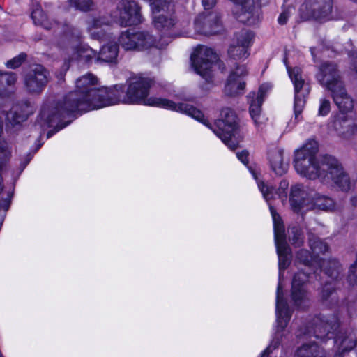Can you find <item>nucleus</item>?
Returning a JSON list of instances; mask_svg holds the SVG:
<instances>
[{
	"instance_id": "obj_31",
	"label": "nucleus",
	"mask_w": 357,
	"mask_h": 357,
	"mask_svg": "<svg viewBox=\"0 0 357 357\" xmlns=\"http://www.w3.org/2000/svg\"><path fill=\"white\" fill-rule=\"evenodd\" d=\"M331 110L330 101L326 98L320 100L318 114L319 116H326Z\"/></svg>"
},
{
	"instance_id": "obj_37",
	"label": "nucleus",
	"mask_w": 357,
	"mask_h": 357,
	"mask_svg": "<svg viewBox=\"0 0 357 357\" xmlns=\"http://www.w3.org/2000/svg\"><path fill=\"white\" fill-rule=\"evenodd\" d=\"M333 291V289L331 287L330 284H327L324 286L322 293L321 297L323 299H326Z\"/></svg>"
},
{
	"instance_id": "obj_30",
	"label": "nucleus",
	"mask_w": 357,
	"mask_h": 357,
	"mask_svg": "<svg viewBox=\"0 0 357 357\" xmlns=\"http://www.w3.org/2000/svg\"><path fill=\"white\" fill-rule=\"evenodd\" d=\"M25 59L26 55L24 54H21L14 57L13 59L8 61L6 65L8 68H16L22 63Z\"/></svg>"
},
{
	"instance_id": "obj_14",
	"label": "nucleus",
	"mask_w": 357,
	"mask_h": 357,
	"mask_svg": "<svg viewBox=\"0 0 357 357\" xmlns=\"http://www.w3.org/2000/svg\"><path fill=\"white\" fill-rule=\"evenodd\" d=\"M253 37V33L245 29L237 33L235 35L233 44L228 50L229 57L234 60L246 58L248 55V48L251 45Z\"/></svg>"
},
{
	"instance_id": "obj_39",
	"label": "nucleus",
	"mask_w": 357,
	"mask_h": 357,
	"mask_svg": "<svg viewBox=\"0 0 357 357\" xmlns=\"http://www.w3.org/2000/svg\"><path fill=\"white\" fill-rule=\"evenodd\" d=\"M216 3V0H202V5L205 10L212 8Z\"/></svg>"
},
{
	"instance_id": "obj_23",
	"label": "nucleus",
	"mask_w": 357,
	"mask_h": 357,
	"mask_svg": "<svg viewBox=\"0 0 357 357\" xmlns=\"http://www.w3.org/2000/svg\"><path fill=\"white\" fill-rule=\"evenodd\" d=\"M339 125L340 127L336 128V130L344 139H350L357 133V125L352 119H342Z\"/></svg>"
},
{
	"instance_id": "obj_43",
	"label": "nucleus",
	"mask_w": 357,
	"mask_h": 357,
	"mask_svg": "<svg viewBox=\"0 0 357 357\" xmlns=\"http://www.w3.org/2000/svg\"><path fill=\"white\" fill-rule=\"evenodd\" d=\"M53 135V132L52 131L49 132L47 133V138H50Z\"/></svg>"
},
{
	"instance_id": "obj_16",
	"label": "nucleus",
	"mask_w": 357,
	"mask_h": 357,
	"mask_svg": "<svg viewBox=\"0 0 357 357\" xmlns=\"http://www.w3.org/2000/svg\"><path fill=\"white\" fill-rule=\"evenodd\" d=\"M195 29L197 32L205 35L218 33L222 29L218 14L210 13L199 15L195 20Z\"/></svg>"
},
{
	"instance_id": "obj_41",
	"label": "nucleus",
	"mask_w": 357,
	"mask_h": 357,
	"mask_svg": "<svg viewBox=\"0 0 357 357\" xmlns=\"http://www.w3.org/2000/svg\"><path fill=\"white\" fill-rule=\"evenodd\" d=\"M67 126V124H64V125H62V126H60V125H56V132L61 130L62 128H65L66 126Z\"/></svg>"
},
{
	"instance_id": "obj_17",
	"label": "nucleus",
	"mask_w": 357,
	"mask_h": 357,
	"mask_svg": "<svg viewBox=\"0 0 357 357\" xmlns=\"http://www.w3.org/2000/svg\"><path fill=\"white\" fill-rule=\"evenodd\" d=\"M66 53L71 61L89 62L97 56V52L89 47L86 44L78 43L72 40L70 45L66 50Z\"/></svg>"
},
{
	"instance_id": "obj_33",
	"label": "nucleus",
	"mask_w": 357,
	"mask_h": 357,
	"mask_svg": "<svg viewBox=\"0 0 357 357\" xmlns=\"http://www.w3.org/2000/svg\"><path fill=\"white\" fill-rule=\"evenodd\" d=\"M12 197L13 192H8L6 194V197L5 198H2L0 200V211H3L5 212L8 210L11 203Z\"/></svg>"
},
{
	"instance_id": "obj_11",
	"label": "nucleus",
	"mask_w": 357,
	"mask_h": 357,
	"mask_svg": "<svg viewBox=\"0 0 357 357\" xmlns=\"http://www.w3.org/2000/svg\"><path fill=\"white\" fill-rule=\"evenodd\" d=\"M271 83L262 84L257 92L250 93L248 96L249 104V113L255 126L264 123V118L261 115V105L266 94L272 89Z\"/></svg>"
},
{
	"instance_id": "obj_40",
	"label": "nucleus",
	"mask_w": 357,
	"mask_h": 357,
	"mask_svg": "<svg viewBox=\"0 0 357 357\" xmlns=\"http://www.w3.org/2000/svg\"><path fill=\"white\" fill-rule=\"evenodd\" d=\"M288 17H289V13L287 11H284L282 12L279 17H278V22L280 24H284L287 22V19H288Z\"/></svg>"
},
{
	"instance_id": "obj_4",
	"label": "nucleus",
	"mask_w": 357,
	"mask_h": 357,
	"mask_svg": "<svg viewBox=\"0 0 357 357\" xmlns=\"http://www.w3.org/2000/svg\"><path fill=\"white\" fill-rule=\"evenodd\" d=\"M274 228L275 243L278 255L279 278L276 291V321L279 329L284 328L289 321L291 312L283 298L282 277L283 271L287 267L289 260V249L285 241L284 228L280 215L268 203Z\"/></svg>"
},
{
	"instance_id": "obj_8",
	"label": "nucleus",
	"mask_w": 357,
	"mask_h": 357,
	"mask_svg": "<svg viewBox=\"0 0 357 357\" xmlns=\"http://www.w3.org/2000/svg\"><path fill=\"white\" fill-rule=\"evenodd\" d=\"M119 42L126 50H145L151 47L163 48L170 42V38L162 36L157 41L148 31L128 30L121 34Z\"/></svg>"
},
{
	"instance_id": "obj_22",
	"label": "nucleus",
	"mask_w": 357,
	"mask_h": 357,
	"mask_svg": "<svg viewBox=\"0 0 357 357\" xmlns=\"http://www.w3.org/2000/svg\"><path fill=\"white\" fill-rule=\"evenodd\" d=\"M268 158L271 167L276 174L282 175L287 172L288 163L284 161L282 151L280 149L271 151Z\"/></svg>"
},
{
	"instance_id": "obj_42",
	"label": "nucleus",
	"mask_w": 357,
	"mask_h": 357,
	"mask_svg": "<svg viewBox=\"0 0 357 357\" xmlns=\"http://www.w3.org/2000/svg\"><path fill=\"white\" fill-rule=\"evenodd\" d=\"M351 202L353 205H357V197H352Z\"/></svg>"
},
{
	"instance_id": "obj_6",
	"label": "nucleus",
	"mask_w": 357,
	"mask_h": 357,
	"mask_svg": "<svg viewBox=\"0 0 357 357\" xmlns=\"http://www.w3.org/2000/svg\"><path fill=\"white\" fill-rule=\"evenodd\" d=\"M310 246L312 255L309 256L307 250H301L297 255V258L305 264L314 267L319 266L321 271L333 278H337L340 268L338 262L333 259H319L320 254H324L328 250L326 243L317 237H313L310 239Z\"/></svg>"
},
{
	"instance_id": "obj_46",
	"label": "nucleus",
	"mask_w": 357,
	"mask_h": 357,
	"mask_svg": "<svg viewBox=\"0 0 357 357\" xmlns=\"http://www.w3.org/2000/svg\"><path fill=\"white\" fill-rule=\"evenodd\" d=\"M310 333H311L310 331H308V332L307 333V335L309 337H311Z\"/></svg>"
},
{
	"instance_id": "obj_7",
	"label": "nucleus",
	"mask_w": 357,
	"mask_h": 357,
	"mask_svg": "<svg viewBox=\"0 0 357 357\" xmlns=\"http://www.w3.org/2000/svg\"><path fill=\"white\" fill-rule=\"evenodd\" d=\"M302 185L296 184L291 188L289 202L292 210L296 213H303L309 209L331 211L335 208L334 201L326 196L314 195L311 202Z\"/></svg>"
},
{
	"instance_id": "obj_36",
	"label": "nucleus",
	"mask_w": 357,
	"mask_h": 357,
	"mask_svg": "<svg viewBox=\"0 0 357 357\" xmlns=\"http://www.w3.org/2000/svg\"><path fill=\"white\" fill-rule=\"evenodd\" d=\"M278 341L273 340L271 344L262 352L261 357H268L271 351L272 348L275 349L278 345Z\"/></svg>"
},
{
	"instance_id": "obj_26",
	"label": "nucleus",
	"mask_w": 357,
	"mask_h": 357,
	"mask_svg": "<svg viewBox=\"0 0 357 357\" xmlns=\"http://www.w3.org/2000/svg\"><path fill=\"white\" fill-rule=\"evenodd\" d=\"M296 357H325L324 351L313 344L312 345L304 344L299 348L296 354Z\"/></svg>"
},
{
	"instance_id": "obj_20",
	"label": "nucleus",
	"mask_w": 357,
	"mask_h": 357,
	"mask_svg": "<svg viewBox=\"0 0 357 357\" xmlns=\"http://www.w3.org/2000/svg\"><path fill=\"white\" fill-rule=\"evenodd\" d=\"M31 19L33 24L36 26H41L45 29H52L54 27H57L58 29L60 28L63 29L61 24H59L55 22H50L45 13L42 10L40 5H36L33 6L31 13Z\"/></svg>"
},
{
	"instance_id": "obj_9",
	"label": "nucleus",
	"mask_w": 357,
	"mask_h": 357,
	"mask_svg": "<svg viewBox=\"0 0 357 357\" xmlns=\"http://www.w3.org/2000/svg\"><path fill=\"white\" fill-rule=\"evenodd\" d=\"M217 61L218 56L213 50L205 46L197 47L191 55L192 68L207 82H212V68Z\"/></svg>"
},
{
	"instance_id": "obj_13",
	"label": "nucleus",
	"mask_w": 357,
	"mask_h": 357,
	"mask_svg": "<svg viewBox=\"0 0 357 357\" xmlns=\"http://www.w3.org/2000/svg\"><path fill=\"white\" fill-rule=\"evenodd\" d=\"M248 71L245 66L236 65L230 72L225 86V93L228 96H236L243 93L245 87L244 77Z\"/></svg>"
},
{
	"instance_id": "obj_32",
	"label": "nucleus",
	"mask_w": 357,
	"mask_h": 357,
	"mask_svg": "<svg viewBox=\"0 0 357 357\" xmlns=\"http://www.w3.org/2000/svg\"><path fill=\"white\" fill-rule=\"evenodd\" d=\"M330 326V324L328 321L324 326H316L314 333L316 338L324 339L325 336V333L328 331Z\"/></svg>"
},
{
	"instance_id": "obj_35",
	"label": "nucleus",
	"mask_w": 357,
	"mask_h": 357,
	"mask_svg": "<svg viewBox=\"0 0 357 357\" xmlns=\"http://www.w3.org/2000/svg\"><path fill=\"white\" fill-rule=\"evenodd\" d=\"M238 159L244 165L248 163V152L247 151H242L236 153Z\"/></svg>"
},
{
	"instance_id": "obj_25",
	"label": "nucleus",
	"mask_w": 357,
	"mask_h": 357,
	"mask_svg": "<svg viewBox=\"0 0 357 357\" xmlns=\"http://www.w3.org/2000/svg\"><path fill=\"white\" fill-rule=\"evenodd\" d=\"M119 53V47L116 43L109 42L104 45L98 53V59L105 62H112L116 60Z\"/></svg>"
},
{
	"instance_id": "obj_18",
	"label": "nucleus",
	"mask_w": 357,
	"mask_h": 357,
	"mask_svg": "<svg viewBox=\"0 0 357 357\" xmlns=\"http://www.w3.org/2000/svg\"><path fill=\"white\" fill-rule=\"evenodd\" d=\"M250 173L253 178L257 181L258 188L263 195L264 198L268 202L271 199H275L276 197L280 198L282 202H284L287 199V190L289 186V183L283 180L280 183L279 187L277 191L269 186L264 185L263 181H258L257 174L251 168H249Z\"/></svg>"
},
{
	"instance_id": "obj_5",
	"label": "nucleus",
	"mask_w": 357,
	"mask_h": 357,
	"mask_svg": "<svg viewBox=\"0 0 357 357\" xmlns=\"http://www.w3.org/2000/svg\"><path fill=\"white\" fill-rule=\"evenodd\" d=\"M317 77L322 85L332 91L333 100L341 111L346 112L353 108V100L346 93L342 83L338 79L339 76L335 65L324 64Z\"/></svg>"
},
{
	"instance_id": "obj_10",
	"label": "nucleus",
	"mask_w": 357,
	"mask_h": 357,
	"mask_svg": "<svg viewBox=\"0 0 357 357\" xmlns=\"http://www.w3.org/2000/svg\"><path fill=\"white\" fill-rule=\"evenodd\" d=\"M289 77L292 82L294 87V114L295 120L300 121L301 114L304 108L305 98L309 94L310 88L302 77L301 70L299 68L293 69L287 66Z\"/></svg>"
},
{
	"instance_id": "obj_28",
	"label": "nucleus",
	"mask_w": 357,
	"mask_h": 357,
	"mask_svg": "<svg viewBox=\"0 0 357 357\" xmlns=\"http://www.w3.org/2000/svg\"><path fill=\"white\" fill-rule=\"evenodd\" d=\"M69 1L76 9L82 11L89 10L93 6L92 0H69Z\"/></svg>"
},
{
	"instance_id": "obj_29",
	"label": "nucleus",
	"mask_w": 357,
	"mask_h": 357,
	"mask_svg": "<svg viewBox=\"0 0 357 357\" xmlns=\"http://www.w3.org/2000/svg\"><path fill=\"white\" fill-rule=\"evenodd\" d=\"M340 342V349L342 350V352L348 351L352 349L356 346V341L354 337H346L342 340H340L337 339L335 340L336 343H339Z\"/></svg>"
},
{
	"instance_id": "obj_19",
	"label": "nucleus",
	"mask_w": 357,
	"mask_h": 357,
	"mask_svg": "<svg viewBox=\"0 0 357 357\" xmlns=\"http://www.w3.org/2000/svg\"><path fill=\"white\" fill-rule=\"evenodd\" d=\"M307 276L304 273H298L294 277L291 288V296L296 305L305 306L308 301L304 287Z\"/></svg>"
},
{
	"instance_id": "obj_34",
	"label": "nucleus",
	"mask_w": 357,
	"mask_h": 357,
	"mask_svg": "<svg viewBox=\"0 0 357 357\" xmlns=\"http://www.w3.org/2000/svg\"><path fill=\"white\" fill-rule=\"evenodd\" d=\"M289 234H293L294 236L291 238L292 243L299 245L302 242L301 233L298 228L293 227L289 230Z\"/></svg>"
},
{
	"instance_id": "obj_21",
	"label": "nucleus",
	"mask_w": 357,
	"mask_h": 357,
	"mask_svg": "<svg viewBox=\"0 0 357 357\" xmlns=\"http://www.w3.org/2000/svg\"><path fill=\"white\" fill-rule=\"evenodd\" d=\"M108 24L104 18H94L88 22L87 30L93 39L102 40L106 36Z\"/></svg>"
},
{
	"instance_id": "obj_2",
	"label": "nucleus",
	"mask_w": 357,
	"mask_h": 357,
	"mask_svg": "<svg viewBox=\"0 0 357 357\" xmlns=\"http://www.w3.org/2000/svg\"><path fill=\"white\" fill-rule=\"evenodd\" d=\"M121 90L118 87H98V78L91 73H86L75 82V89L63 101L51 105H45L40 114L38 123L42 127H50L69 114L76 112H88L114 105L116 99H111Z\"/></svg>"
},
{
	"instance_id": "obj_15",
	"label": "nucleus",
	"mask_w": 357,
	"mask_h": 357,
	"mask_svg": "<svg viewBox=\"0 0 357 357\" xmlns=\"http://www.w3.org/2000/svg\"><path fill=\"white\" fill-rule=\"evenodd\" d=\"M118 10L119 17L117 21L121 26H132L141 22L139 8L135 1L121 0Z\"/></svg>"
},
{
	"instance_id": "obj_44",
	"label": "nucleus",
	"mask_w": 357,
	"mask_h": 357,
	"mask_svg": "<svg viewBox=\"0 0 357 357\" xmlns=\"http://www.w3.org/2000/svg\"><path fill=\"white\" fill-rule=\"evenodd\" d=\"M244 41V38L243 37H241V41L239 42V44L241 45L242 42Z\"/></svg>"
},
{
	"instance_id": "obj_12",
	"label": "nucleus",
	"mask_w": 357,
	"mask_h": 357,
	"mask_svg": "<svg viewBox=\"0 0 357 357\" xmlns=\"http://www.w3.org/2000/svg\"><path fill=\"white\" fill-rule=\"evenodd\" d=\"M47 74V71L43 66H31L24 77L26 90L31 93H40L48 82Z\"/></svg>"
},
{
	"instance_id": "obj_27",
	"label": "nucleus",
	"mask_w": 357,
	"mask_h": 357,
	"mask_svg": "<svg viewBox=\"0 0 357 357\" xmlns=\"http://www.w3.org/2000/svg\"><path fill=\"white\" fill-rule=\"evenodd\" d=\"M16 79V75L13 73H0V96L7 93L6 86H13Z\"/></svg>"
},
{
	"instance_id": "obj_47",
	"label": "nucleus",
	"mask_w": 357,
	"mask_h": 357,
	"mask_svg": "<svg viewBox=\"0 0 357 357\" xmlns=\"http://www.w3.org/2000/svg\"><path fill=\"white\" fill-rule=\"evenodd\" d=\"M311 53H312V55L314 56V51L312 49H311Z\"/></svg>"
},
{
	"instance_id": "obj_3",
	"label": "nucleus",
	"mask_w": 357,
	"mask_h": 357,
	"mask_svg": "<svg viewBox=\"0 0 357 357\" xmlns=\"http://www.w3.org/2000/svg\"><path fill=\"white\" fill-rule=\"evenodd\" d=\"M318 143L314 139L307 141L295 151L294 167L301 176L309 179H318L326 185H335L347 191L351 187L348 174L340 162L334 157L326 155L316 158Z\"/></svg>"
},
{
	"instance_id": "obj_48",
	"label": "nucleus",
	"mask_w": 357,
	"mask_h": 357,
	"mask_svg": "<svg viewBox=\"0 0 357 357\" xmlns=\"http://www.w3.org/2000/svg\"><path fill=\"white\" fill-rule=\"evenodd\" d=\"M337 356H338L337 357H340V356H341V355H340V354H337Z\"/></svg>"
},
{
	"instance_id": "obj_45",
	"label": "nucleus",
	"mask_w": 357,
	"mask_h": 357,
	"mask_svg": "<svg viewBox=\"0 0 357 357\" xmlns=\"http://www.w3.org/2000/svg\"><path fill=\"white\" fill-rule=\"evenodd\" d=\"M184 100H185L190 101V100H192V98H184Z\"/></svg>"
},
{
	"instance_id": "obj_1",
	"label": "nucleus",
	"mask_w": 357,
	"mask_h": 357,
	"mask_svg": "<svg viewBox=\"0 0 357 357\" xmlns=\"http://www.w3.org/2000/svg\"><path fill=\"white\" fill-rule=\"evenodd\" d=\"M152 84L153 80L148 77L135 75L127 80L126 93L123 86H114L113 88L121 87V90L116 95L111 96V99L115 98L117 100L114 105L119 103L144 105L185 114L212 130L231 150L236 149L243 140L244 135L238 127L237 117L229 108L221 111L220 118L215 122L217 129H215L204 118L202 112L191 105L183 102L175 103L160 98H148Z\"/></svg>"
},
{
	"instance_id": "obj_38",
	"label": "nucleus",
	"mask_w": 357,
	"mask_h": 357,
	"mask_svg": "<svg viewBox=\"0 0 357 357\" xmlns=\"http://www.w3.org/2000/svg\"><path fill=\"white\" fill-rule=\"evenodd\" d=\"M356 261L353 265L351 266L349 273V278L350 280L354 282H357V268H355L354 271H353L352 269L353 267L356 266Z\"/></svg>"
},
{
	"instance_id": "obj_24",
	"label": "nucleus",
	"mask_w": 357,
	"mask_h": 357,
	"mask_svg": "<svg viewBox=\"0 0 357 357\" xmlns=\"http://www.w3.org/2000/svg\"><path fill=\"white\" fill-rule=\"evenodd\" d=\"M18 112L19 108L15 107L10 112L3 114V116H5V119L8 123L14 126L25 121L29 114L32 112V110L30 106L26 105L24 109L20 110V114Z\"/></svg>"
}]
</instances>
